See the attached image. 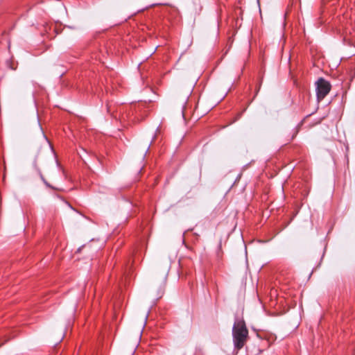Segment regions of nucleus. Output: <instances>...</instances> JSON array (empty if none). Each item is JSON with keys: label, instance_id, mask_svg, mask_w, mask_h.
<instances>
[{"label": "nucleus", "instance_id": "nucleus-1", "mask_svg": "<svg viewBox=\"0 0 355 355\" xmlns=\"http://www.w3.org/2000/svg\"><path fill=\"white\" fill-rule=\"evenodd\" d=\"M232 337L234 347L239 350L243 347L248 338V330L243 319L235 318L232 327Z\"/></svg>", "mask_w": 355, "mask_h": 355}, {"label": "nucleus", "instance_id": "nucleus-2", "mask_svg": "<svg viewBox=\"0 0 355 355\" xmlns=\"http://www.w3.org/2000/svg\"><path fill=\"white\" fill-rule=\"evenodd\" d=\"M331 89L330 83L324 78H320L316 83V94L318 101L323 99Z\"/></svg>", "mask_w": 355, "mask_h": 355}, {"label": "nucleus", "instance_id": "nucleus-3", "mask_svg": "<svg viewBox=\"0 0 355 355\" xmlns=\"http://www.w3.org/2000/svg\"><path fill=\"white\" fill-rule=\"evenodd\" d=\"M297 132H298V128H295V132H294V133H293V135H292V137H291V138L290 139V140H293V139L295 138V137L297 135Z\"/></svg>", "mask_w": 355, "mask_h": 355}, {"label": "nucleus", "instance_id": "nucleus-4", "mask_svg": "<svg viewBox=\"0 0 355 355\" xmlns=\"http://www.w3.org/2000/svg\"><path fill=\"white\" fill-rule=\"evenodd\" d=\"M168 269L166 268V271H165V272L164 274V277H163L164 282L166 280L167 275H168Z\"/></svg>", "mask_w": 355, "mask_h": 355}, {"label": "nucleus", "instance_id": "nucleus-5", "mask_svg": "<svg viewBox=\"0 0 355 355\" xmlns=\"http://www.w3.org/2000/svg\"><path fill=\"white\" fill-rule=\"evenodd\" d=\"M45 184V185L49 188H52V189H54L47 181H46L45 182H44Z\"/></svg>", "mask_w": 355, "mask_h": 355}, {"label": "nucleus", "instance_id": "nucleus-6", "mask_svg": "<svg viewBox=\"0 0 355 355\" xmlns=\"http://www.w3.org/2000/svg\"><path fill=\"white\" fill-rule=\"evenodd\" d=\"M152 142H153V141H152L150 142V144L148 145V148H147V149H146V150L145 155H146V154L147 153V152L148 151V150H149V148H150V145H151Z\"/></svg>", "mask_w": 355, "mask_h": 355}, {"label": "nucleus", "instance_id": "nucleus-7", "mask_svg": "<svg viewBox=\"0 0 355 355\" xmlns=\"http://www.w3.org/2000/svg\"><path fill=\"white\" fill-rule=\"evenodd\" d=\"M40 176H41V179L42 180V181L44 182H45L46 180L44 179V178L42 176V175H40Z\"/></svg>", "mask_w": 355, "mask_h": 355}, {"label": "nucleus", "instance_id": "nucleus-8", "mask_svg": "<svg viewBox=\"0 0 355 355\" xmlns=\"http://www.w3.org/2000/svg\"><path fill=\"white\" fill-rule=\"evenodd\" d=\"M40 176H41V179L42 180V181L44 182H45L46 180L44 179V178L42 176V175H40Z\"/></svg>", "mask_w": 355, "mask_h": 355}, {"label": "nucleus", "instance_id": "nucleus-9", "mask_svg": "<svg viewBox=\"0 0 355 355\" xmlns=\"http://www.w3.org/2000/svg\"><path fill=\"white\" fill-rule=\"evenodd\" d=\"M182 116L184 117V110L182 111Z\"/></svg>", "mask_w": 355, "mask_h": 355}, {"label": "nucleus", "instance_id": "nucleus-10", "mask_svg": "<svg viewBox=\"0 0 355 355\" xmlns=\"http://www.w3.org/2000/svg\"><path fill=\"white\" fill-rule=\"evenodd\" d=\"M155 137H156V135H154V137L153 138V141L155 139Z\"/></svg>", "mask_w": 355, "mask_h": 355}]
</instances>
